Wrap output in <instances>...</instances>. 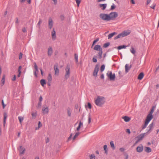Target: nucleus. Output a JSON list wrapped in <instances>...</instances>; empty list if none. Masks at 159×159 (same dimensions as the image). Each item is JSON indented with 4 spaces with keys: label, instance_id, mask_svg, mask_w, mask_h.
<instances>
[{
    "label": "nucleus",
    "instance_id": "nucleus-1",
    "mask_svg": "<svg viewBox=\"0 0 159 159\" xmlns=\"http://www.w3.org/2000/svg\"><path fill=\"white\" fill-rule=\"evenodd\" d=\"M105 99L104 97L98 96L95 100V104L99 107H102L105 103Z\"/></svg>",
    "mask_w": 159,
    "mask_h": 159
},
{
    "label": "nucleus",
    "instance_id": "nucleus-2",
    "mask_svg": "<svg viewBox=\"0 0 159 159\" xmlns=\"http://www.w3.org/2000/svg\"><path fill=\"white\" fill-rule=\"evenodd\" d=\"M94 50L99 51L98 56L99 59H101L102 54V49L101 46L99 45H96L93 48Z\"/></svg>",
    "mask_w": 159,
    "mask_h": 159
},
{
    "label": "nucleus",
    "instance_id": "nucleus-3",
    "mask_svg": "<svg viewBox=\"0 0 159 159\" xmlns=\"http://www.w3.org/2000/svg\"><path fill=\"white\" fill-rule=\"evenodd\" d=\"M106 75L108 79L110 80H115V74L114 73H113L111 71H108L107 74Z\"/></svg>",
    "mask_w": 159,
    "mask_h": 159
},
{
    "label": "nucleus",
    "instance_id": "nucleus-4",
    "mask_svg": "<svg viewBox=\"0 0 159 159\" xmlns=\"http://www.w3.org/2000/svg\"><path fill=\"white\" fill-rule=\"evenodd\" d=\"M108 15L109 16V20H114L118 16L117 13L115 12H111Z\"/></svg>",
    "mask_w": 159,
    "mask_h": 159
},
{
    "label": "nucleus",
    "instance_id": "nucleus-5",
    "mask_svg": "<svg viewBox=\"0 0 159 159\" xmlns=\"http://www.w3.org/2000/svg\"><path fill=\"white\" fill-rule=\"evenodd\" d=\"M70 69L69 65H67L65 68L66 73L65 75V78L67 79L70 76Z\"/></svg>",
    "mask_w": 159,
    "mask_h": 159
},
{
    "label": "nucleus",
    "instance_id": "nucleus-6",
    "mask_svg": "<svg viewBox=\"0 0 159 159\" xmlns=\"http://www.w3.org/2000/svg\"><path fill=\"white\" fill-rule=\"evenodd\" d=\"M100 17L103 20H109V16L108 14L103 13L100 14Z\"/></svg>",
    "mask_w": 159,
    "mask_h": 159
},
{
    "label": "nucleus",
    "instance_id": "nucleus-7",
    "mask_svg": "<svg viewBox=\"0 0 159 159\" xmlns=\"http://www.w3.org/2000/svg\"><path fill=\"white\" fill-rule=\"evenodd\" d=\"M54 69L55 71V75L58 76L59 74V70L58 68V65L55 64L54 66Z\"/></svg>",
    "mask_w": 159,
    "mask_h": 159
},
{
    "label": "nucleus",
    "instance_id": "nucleus-8",
    "mask_svg": "<svg viewBox=\"0 0 159 159\" xmlns=\"http://www.w3.org/2000/svg\"><path fill=\"white\" fill-rule=\"evenodd\" d=\"M99 66L98 65H96L95 68L94 69L93 75V76L95 77H96L97 75V74L98 73V72L99 70Z\"/></svg>",
    "mask_w": 159,
    "mask_h": 159
},
{
    "label": "nucleus",
    "instance_id": "nucleus-9",
    "mask_svg": "<svg viewBox=\"0 0 159 159\" xmlns=\"http://www.w3.org/2000/svg\"><path fill=\"white\" fill-rule=\"evenodd\" d=\"M48 26L50 29H51L53 26V21L50 17L48 19Z\"/></svg>",
    "mask_w": 159,
    "mask_h": 159
},
{
    "label": "nucleus",
    "instance_id": "nucleus-10",
    "mask_svg": "<svg viewBox=\"0 0 159 159\" xmlns=\"http://www.w3.org/2000/svg\"><path fill=\"white\" fill-rule=\"evenodd\" d=\"M143 150V146L142 144H140L136 148L137 151L139 152H142Z\"/></svg>",
    "mask_w": 159,
    "mask_h": 159
},
{
    "label": "nucleus",
    "instance_id": "nucleus-11",
    "mask_svg": "<svg viewBox=\"0 0 159 159\" xmlns=\"http://www.w3.org/2000/svg\"><path fill=\"white\" fill-rule=\"evenodd\" d=\"M130 33V30H128L127 31H124L122 32L121 34H122V37H124L128 35Z\"/></svg>",
    "mask_w": 159,
    "mask_h": 159
},
{
    "label": "nucleus",
    "instance_id": "nucleus-12",
    "mask_svg": "<svg viewBox=\"0 0 159 159\" xmlns=\"http://www.w3.org/2000/svg\"><path fill=\"white\" fill-rule=\"evenodd\" d=\"M152 115H151L149 114H148L147 116L146 119L145 121L149 123V122L152 119Z\"/></svg>",
    "mask_w": 159,
    "mask_h": 159
},
{
    "label": "nucleus",
    "instance_id": "nucleus-13",
    "mask_svg": "<svg viewBox=\"0 0 159 159\" xmlns=\"http://www.w3.org/2000/svg\"><path fill=\"white\" fill-rule=\"evenodd\" d=\"M42 111L43 114H47L48 112V109L47 107H43L42 108Z\"/></svg>",
    "mask_w": 159,
    "mask_h": 159
},
{
    "label": "nucleus",
    "instance_id": "nucleus-14",
    "mask_svg": "<svg viewBox=\"0 0 159 159\" xmlns=\"http://www.w3.org/2000/svg\"><path fill=\"white\" fill-rule=\"evenodd\" d=\"M53 50L51 47H49L48 49V54L49 56H50L52 54Z\"/></svg>",
    "mask_w": 159,
    "mask_h": 159
},
{
    "label": "nucleus",
    "instance_id": "nucleus-15",
    "mask_svg": "<svg viewBox=\"0 0 159 159\" xmlns=\"http://www.w3.org/2000/svg\"><path fill=\"white\" fill-rule=\"evenodd\" d=\"M131 65H130V66L129 67L128 64H126L125 66V71L126 73H128L131 68Z\"/></svg>",
    "mask_w": 159,
    "mask_h": 159
},
{
    "label": "nucleus",
    "instance_id": "nucleus-16",
    "mask_svg": "<svg viewBox=\"0 0 159 159\" xmlns=\"http://www.w3.org/2000/svg\"><path fill=\"white\" fill-rule=\"evenodd\" d=\"M52 39L54 40H55L56 39V32L54 29L52 32Z\"/></svg>",
    "mask_w": 159,
    "mask_h": 159
},
{
    "label": "nucleus",
    "instance_id": "nucleus-17",
    "mask_svg": "<svg viewBox=\"0 0 159 159\" xmlns=\"http://www.w3.org/2000/svg\"><path fill=\"white\" fill-rule=\"evenodd\" d=\"M153 122H152V123H151L149 125V129L148 131L147 132V133H149L151 130L152 129L153 127Z\"/></svg>",
    "mask_w": 159,
    "mask_h": 159
},
{
    "label": "nucleus",
    "instance_id": "nucleus-18",
    "mask_svg": "<svg viewBox=\"0 0 159 159\" xmlns=\"http://www.w3.org/2000/svg\"><path fill=\"white\" fill-rule=\"evenodd\" d=\"M99 6L100 7H102V9L103 10H104L106 8L107 6V4H100L99 5Z\"/></svg>",
    "mask_w": 159,
    "mask_h": 159
},
{
    "label": "nucleus",
    "instance_id": "nucleus-19",
    "mask_svg": "<svg viewBox=\"0 0 159 159\" xmlns=\"http://www.w3.org/2000/svg\"><path fill=\"white\" fill-rule=\"evenodd\" d=\"M145 133L141 134L137 137L138 139L140 141L144 137Z\"/></svg>",
    "mask_w": 159,
    "mask_h": 159
},
{
    "label": "nucleus",
    "instance_id": "nucleus-20",
    "mask_svg": "<svg viewBox=\"0 0 159 159\" xmlns=\"http://www.w3.org/2000/svg\"><path fill=\"white\" fill-rule=\"evenodd\" d=\"M144 76V74L143 72L140 73L138 75V80H141L142 79Z\"/></svg>",
    "mask_w": 159,
    "mask_h": 159
},
{
    "label": "nucleus",
    "instance_id": "nucleus-21",
    "mask_svg": "<svg viewBox=\"0 0 159 159\" xmlns=\"http://www.w3.org/2000/svg\"><path fill=\"white\" fill-rule=\"evenodd\" d=\"M126 122H129L130 120V118L127 116H124L122 117Z\"/></svg>",
    "mask_w": 159,
    "mask_h": 159
},
{
    "label": "nucleus",
    "instance_id": "nucleus-22",
    "mask_svg": "<svg viewBox=\"0 0 159 159\" xmlns=\"http://www.w3.org/2000/svg\"><path fill=\"white\" fill-rule=\"evenodd\" d=\"M20 154H23L25 152V149L23 148H22V146H20Z\"/></svg>",
    "mask_w": 159,
    "mask_h": 159
},
{
    "label": "nucleus",
    "instance_id": "nucleus-23",
    "mask_svg": "<svg viewBox=\"0 0 159 159\" xmlns=\"http://www.w3.org/2000/svg\"><path fill=\"white\" fill-rule=\"evenodd\" d=\"M116 32H113L109 34L108 35V39H111V37H112L115 34H116Z\"/></svg>",
    "mask_w": 159,
    "mask_h": 159
},
{
    "label": "nucleus",
    "instance_id": "nucleus-24",
    "mask_svg": "<svg viewBox=\"0 0 159 159\" xmlns=\"http://www.w3.org/2000/svg\"><path fill=\"white\" fill-rule=\"evenodd\" d=\"M67 115L69 116H70L71 115V111L70 108L69 107H68L67 109Z\"/></svg>",
    "mask_w": 159,
    "mask_h": 159
},
{
    "label": "nucleus",
    "instance_id": "nucleus-25",
    "mask_svg": "<svg viewBox=\"0 0 159 159\" xmlns=\"http://www.w3.org/2000/svg\"><path fill=\"white\" fill-rule=\"evenodd\" d=\"M110 144L111 145V147L113 149H115V147L114 146V142L113 141H110Z\"/></svg>",
    "mask_w": 159,
    "mask_h": 159
},
{
    "label": "nucleus",
    "instance_id": "nucleus-26",
    "mask_svg": "<svg viewBox=\"0 0 159 159\" xmlns=\"http://www.w3.org/2000/svg\"><path fill=\"white\" fill-rule=\"evenodd\" d=\"M145 151L148 153L150 152L151 151V149L149 147H145Z\"/></svg>",
    "mask_w": 159,
    "mask_h": 159
},
{
    "label": "nucleus",
    "instance_id": "nucleus-27",
    "mask_svg": "<svg viewBox=\"0 0 159 159\" xmlns=\"http://www.w3.org/2000/svg\"><path fill=\"white\" fill-rule=\"evenodd\" d=\"M127 47V46H126L125 45H120L118 46V47L117 48L118 50H120L122 48H126Z\"/></svg>",
    "mask_w": 159,
    "mask_h": 159
},
{
    "label": "nucleus",
    "instance_id": "nucleus-28",
    "mask_svg": "<svg viewBox=\"0 0 159 159\" xmlns=\"http://www.w3.org/2000/svg\"><path fill=\"white\" fill-rule=\"evenodd\" d=\"M120 37H123L122 34L121 33L119 34H118L117 36H116V37H115L114 39H116L118 38H119Z\"/></svg>",
    "mask_w": 159,
    "mask_h": 159
},
{
    "label": "nucleus",
    "instance_id": "nucleus-29",
    "mask_svg": "<svg viewBox=\"0 0 159 159\" xmlns=\"http://www.w3.org/2000/svg\"><path fill=\"white\" fill-rule=\"evenodd\" d=\"M7 117V113L6 112L4 113L3 121H6Z\"/></svg>",
    "mask_w": 159,
    "mask_h": 159
},
{
    "label": "nucleus",
    "instance_id": "nucleus-30",
    "mask_svg": "<svg viewBox=\"0 0 159 159\" xmlns=\"http://www.w3.org/2000/svg\"><path fill=\"white\" fill-rule=\"evenodd\" d=\"M118 74H119V76L120 77H121L123 76V75L124 74V72L123 71L120 70L118 72Z\"/></svg>",
    "mask_w": 159,
    "mask_h": 159
},
{
    "label": "nucleus",
    "instance_id": "nucleus-31",
    "mask_svg": "<svg viewBox=\"0 0 159 159\" xmlns=\"http://www.w3.org/2000/svg\"><path fill=\"white\" fill-rule=\"evenodd\" d=\"M18 119L20 122V124H21L22 122L24 120L23 117L20 116L18 117Z\"/></svg>",
    "mask_w": 159,
    "mask_h": 159
},
{
    "label": "nucleus",
    "instance_id": "nucleus-32",
    "mask_svg": "<svg viewBox=\"0 0 159 159\" xmlns=\"http://www.w3.org/2000/svg\"><path fill=\"white\" fill-rule=\"evenodd\" d=\"M40 83L42 86L43 87L46 84L45 80H40Z\"/></svg>",
    "mask_w": 159,
    "mask_h": 159
},
{
    "label": "nucleus",
    "instance_id": "nucleus-33",
    "mask_svg": "<svg viewBox=\"0 0 159 159\" xmlns=\"http://www.w3.org/2000/svg\"><path fill=\"white\" fill-rule=\"evenodd\" d=\"M130 52L133 54H134L135 53L134 49L133 47H131V49L130 50Z\"/></svg>",
    "mask_w": 159,
    "mask_h": 159
},
{
    "label": "nucleus",
    "instance_id": "nucleus-34",
    "mask_svg": "<svg viewBox=\"0 0 159 159\" xmlns=\"http://www.w3.org/2000/svg\"><path fill=\"white\" fill-rule=\"evenodd\" d=\"M105 69V65L104 64L102 65L101 67V68H100V71L101 72H102V71H103L104 69Z\"/></svg>",
    "mask_w": 159,
    "mask_h": 159
},
{
    "label": "nucleus",
    "instance_id": "nucleus-35",
    "mask_svg": "<svg viewBox=\"0 0 159 159\" xmlns=\"http://www.w3.org/2000/svg\"><path fill=\"white\" fill-rule=\"evenodd\" d=\"M31 115L32 117L33 118H35L37 115L36 112H32V113Z\"/></svg>",
    "mask_w": 159,
    "mask_h": 159
},
{
    "label": "nucleus",
    "instance_id": "nucleus-36",
    "mask_svg": "<svg viewBox=\"0 0 159 159\" xmlns=\"http://www.w3.org/2000/svg\"><path fill=\"white\" fill-rule=\"evenodd\" d=\"M79 134H80V133H79V132L76 133L74 135V137H73V140L75 139L79 135Z\"/></svg>",
    "mask_w": 159,
    "mask_h": 159
},
{
    "label": "nucleus",
    "instance_id": "nucleus-37",
    "mask_svg": "<svg viewBox=\"0 0 159 159\" xmlns=\"http://www.w3.org/2000/svg\"><path fill=\"white\" fill-rule=\"evenodd\" d=\"M75 59L76 62H78V55L76 53L74 54Z\"/></svg>",
    "mask_w": 159,
    "mask_h": 159
},
{
    "label": "nucleus",
    "instance_id": "nucleus-38",
    "mask_svg": "<svg viewBox=\"0 0 159 159\" xmlns=\"http://www.w3.org/2000/svg\"><path fill=\"white\" fill-rule=\"evenodd\" d=\"M110 43L109 42L105 43L103 45V47L105 48H106L109 46Z\"/></svg>",
    "mask_w": 159,
    "mask_h": 159
},
{
    "label": "nucleus",
    "instance_id": "nucleus-39",
    "mask_svg": "<svg viewBox=\"0 0 159 159\" xmlns=\"http://www.w3.org/2000/svg\"><path fill=\"white\" fill-rule=\"evenodd\" d=\"M99 40V39L97 38L96 40H94L93 42V43L92 45V47H93V46L95 44V43L97 42Z\"/></svg>",
    "mask_w": 159,
    "mask_h": 159
},
{
    "label": "nucleus",
    "instance_id": "nucleus-40",
    "mask_svg": "<svg viewBox=\"0 0 159 159\" xmlns=\"http://www.w3.org/2000/svg\"><path fill=\"white\" fill-rule=\"evenodd\" d=\"M34 67L35 69V70H36V71H37V72H38V69L37 66L36 64V63L35 62H34Z\"/></svg>",
    "mask_w": 159,
    "mask_h": 159
},
{
    "label": "nucleus",
    "instance_id": "nucleus-41",
    "mask_svg": "<svg viewBox=\"0 0 159 159\" xmlns=\"http://www.w3.org/2000/svg\"><path fill=\"white\" fill-rule=\"evenodd\" d=\"M21 66H19L18 67V72H19V73H18V77H20V73H21V71H20V70L21 69Z\"/></svg>",
    "mask_w": 159,
    "mask_h": 159
},
{
    "label": "nucleus",
    "instance_id": "nucleus-42",
    "mask_svg": "<svg viewBox=\"0 0 159 159\" xmlns=\"http://www.w3.org/2000/svg\"><path fill=\"white\" fill-rule=\"evenodd\" d=\"M148 124V123L145 121L144 125L143 126L142 129H145L146 128Z\"/></svg>",
    "mask_w": 159,
    "mask_h": 159
},
{
    "label": "nucleus",
    "instance_id": "nucleus-43",
    "mask_svg": "<svg viewBox=\"0 0 159 159\" xmlns=\"http://www.w3.org/2000/svg\"><path fill=\"white\" fill-rule=\"evenodd\" d=\"M89 157H90V159H93V158H95V156L93 154H91L89 156Z\"/></svg>",
    "mask_w": 159,
    "mask_h": 159
},
{
    "label": "nucleus",
    "instance_id": "nucleus-44",
    "mask_svg": "<svg viewBox=\"0 0 159 159\" xmlns=\"http://www.w3.org/2000/svg\"><path fill=\"white\" fill-rule=\"evenodd\" d=\"M42 22V20L41 19H39V22L37 24V25H39V28L40 27V25L41 23Z\"/></svg>",
    "mask_w": 159,
    "mask_h": 159
},
{
    "label": "nucleus",
    "instance_id": "nucleus-45",
    "mask_svg": "<svg viewBox=\"0 0 159 159\" xmlns=\"http://www.w3.org/2000/svg\"><path fill=\"white\" fill-rule=\"evenodd\" d=\"M91 122V115L90 114H89V117H88V123L89 124Z\"/></svg>",
    "mask_w": 159,
    "mask_h": 159
},
{
    "label": "nucleus",
    "instance_id": "nucleus-46",
    "mask_svg": "<svg viewBox=\"0 0 159 159\" xmlns=\"http://www.w3.org/2000/svg\"><path fill=\"white\" fill-rule=\"evenodd\" d=\"M115 7L116 6L113 4V5L111 6L110 10H113L115 8Z\"/></svg>",
    "mask_w": 159,
    "mask_h": 159
},
{
    "label": "nucleus",
    "instance_id": "nucleus-47",
    "mask_svg": "<svg viewBox=\"0 0 159 159\" xmlns=\"http://www.w3.org/2000/svg\"><path fill=\"white\" fill-rule=\"evenodd\" d=\"M97 57H94L93 58V62H97V58H96Z\"/></svg>",
    "mask_w": 159,
    "mask_h": 159
},
{
    "label": "nucleus",
    "instance_id": "nucleus-48",
    "mask_svg": "<svg viewBox=\"0 0 159 159\" xmlns=\"http://www.w3.org/2000/svg\"><path fill=\"white\" fill-rule=\"evenodd\" d=\"M120 151L121 152H124L125 150V149L123 148H120L119 149Z\"/></svg>",
    "mask_w": 159,
    "mask_h": 159
},
{
    "label": "nucleus",
    "instance_id": "nucleus-49",
    "mask_svg": "<svg viewBox=\"0 0 159 159\" xmlns=\"http://www.w3.org/2000/svg\"><path fill=\"white\" fill-rule=\"evenodd\" d=\"M75 1L78 6H79V4L80 2V1L79 0H75Z\"/></svg>",
    "mask_w": 159,
    "mask_h": 159
},
{
    "label": "nucleus",
    "instance_id": "nucleus-50",
    "mask_svg": "<svg viewBox=\"0 0 159 159\" xmlns=\"http://www.w3.org/2000/svg\"><path fill=\"white\" fill-rule=\"evenodd\" d=\"M2 105L3 108H4L6 106V105L4 104L3 100H2Z\"/></svg>",
    "mask_w": 159,
    "mask_h": 159
},
{
    "label": "nucleus",
    "instance_id": "nucleus-51",
    "mask_svg": "<svg viewBox=\"0 0 159 159\" xmlns=\"http://www.w3.org/2000/svg\"><path fill=\"white\" fill-rule=\"evenodd\" d=\"M154 112V109L153 108H152V109H151L150 112L149 113V114L150 115H152V114Z\"/></svg>",
    "mask_w": 159,
    "mask_h": 159
},
{
    "label": "nucleus",
    "instance_id": "nucleus-52",
    "mask_svg": "<svg viewBox=\"0 0 159 159\" xmlns=\"http://www.w3.org/2000/svg\"><path fill=\"white\" fill-rule=\"evenodd\" d=\"M60 18L61 20H63L64 19V16L63 15H61L60 16Z\"/></svg>",
    "mask_w": 159,
    "mask_h": 159
},
{
    "label": "nucleus",
    "instance_id": "nucleus-53",
    "mask_svg": "<svg viewBox=\"0 0 159 159\" xmlns=\"http://www.w3.org/2000/svg\"><path fill=\"white\" fill-rule=\"evenodd\" d=\"M124 156L125 157V159H128L129 158V156L128 154L125 153L124 154Z\"/></svg>",
    "mask_w": 159,
    "mask_h": 159
},
{
    "label": "nucleus",
    "instance_id": "nucleus-54",
    "mask_svg": "<svg viewBox=\"0 0 159 159\" xmlns=\"http://www.w3.org/2000/svg\"><path fill=\"white\" fill-rule=\"evenodd\" d=\"M88 108L89 109H91V104L89 102H88Z\"/></svg>",
    "mask_w": 159,
    "mask_h": 159
},
{
    "label": "nucleus",
    "instance_id": "nucleus-55",
    "mask_svg": "<svg viewBox=\"0 0 159 159\" xmlns=\"http://www.w3.org/2000/svg\"><path fill=\"white\" fill-rule=\"evenodd\" d=\"M22 55H23L22 53L21 52H20L19 54V59H20L22 58Z\"/></svg>",
    "mask_w": 159,
    "mask_h": 159
},
{
    "label": "nucleus",
    "instance_id": "nucleus-56",
    "mask_svg": "<svg viewBox=\"0 0 159 159\" xmlns=\"http://www.w3.org/2000/svg\"><path fill=\"white\" fill-rule=\"evenodd\" d=\"M5 83V80H2L1 83V85L2 86Z\"/></svg>",
    "mask_w": 159,
    "mask_h": 159
},
{
    "label": "nucleus",
    "instance_id": "nucleus-57",
    "mask_svg": "<svg viewBox=\"0 0 159 159\" xmlns=\"http://www.w3.org/2000/svg\"><path fill=\"white\" fill-rule=\"evenodd\" d=\"M52 80H48V81L47 83V84L48 85L50 86Z\"/></svg>",
    "mask_w": 159,
    "mask_h": 159
},
{
    "label": "nucleus",
    "instance_id": "nucleus-58",
    "mask_svg": "<svg viewBox=\"0 0 159 159\" xmlns=\"http://www.w3.org/2000/svg\"><path fill=\"white\" fill-rule=\"evenodd\" d=\"M48 80H50L52 79V76L51 74H49L48 76Z\"/></svg>",
    "mask_w": 159,
    "mask_h": 159
},
{
    "label": "nucleus",
    "instance_id": "nucleus-59",
    "mask_svg": "<svg viewBox=\"0 0 159 159\" xmlns=\"http://www.w3.org/2000/svg\"><path fill=\"white\" fill-rule=\"evenodd\" d=\"M43 98L42 96L40 95L39 98V102H41L43 100Z\"/></svg>",
    "mask_w": 159,
    "mask_h": 159
},
{
    "label": "nucleus",
    "instance_id": "nucleus-60",
    "mask_svg": "<svg viewBox=\"0 0 159 159\" xmlns=\"http://www.w3.org/2000/svg\"><path fill=\"white\" fill-rule=\"evenodd\" d=\"M156 6V4H153L152 6H150V7L153 9H155V8Z\"/></svg>",
    "mask_w": 159,
    "mask_h": 159
},
{
    "label": "nucleus",
    "instance_id": "nucleus-61",
    "mask_svg": "<svg viewBox=\"0 0 159 159\" xmlns=\"http://www.w3.org/2000/svg\"><path fill=\"white\" fill-rule=\"evenodd\" d=\"M37 72H38L37 71H36V70H35L34 71V74L35 77H37V74L36 73Z\"/></svg>",
    "mask_w": 159,
    "mask_h": 159
},
{
    "label": "nucleus",
    "instance_id": "nucleus-62",
    "mask_svg": "<svg viewBox=\"0 0 159 159\" xmlns=\"http://www.w3.org/2000/svg\"><path fill=\"white\" fill-rule=\"evenodd\" d=\"M126 132L127 133H128L129 134H130V129H127L126 130Z\"/></svg>",
    "mask_w": 159,
    "mask_h": 159
},
{
    "label": "nucleus",
    "instance_id": "nucleus-63",
    "mask_svg": "<svg viewBox=\"0 0 159 159\" xmlns=\"http://www.w3.org/2000/svg\"><path fill=\"white\" fill-rule=\"evenodd\" d=\"M103 148L104 150H107V146L106 145H105L103 146Z\"/></svg>",
    "mask_w": 159,
    "mask_h": 159
},
{
    "label": "nucleus",
    "instance_id": "nucleus-64",
    "mask_svg": "<svg viewBox=\"0 0 159 159\" xmlns=\"http://www.w3.org/2000/svg\"><path fill=\"white\" fill-rule=\"evenodd\" d=\"M22 30L23 32H25L26 31L25 28V27H24L22 28Z\"/></svg>",
    "mask_w": 159,
    "mask_h": 159
}]
</instances>
